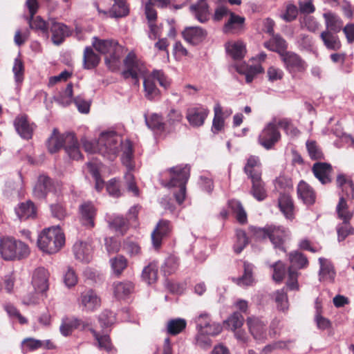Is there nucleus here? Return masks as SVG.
Instances as JSON below:
<instances>
[{
  "label": "nucleus",
  "instance_id": "obj_28",
  "mask_svg": "<svg viewBox=\"0 0 354 354\" xmlns=\"http://www.w3.org/2000/svg\"><path fill=\"white\" fill-rule=\"evenodd\" d=\"M15 212L20 220H26L36 216V207L34 203L30 200L19 203L15 208Z\"/></svg>",
  "mask_w": 354,
  "mask_h": 354
},
{
  "label": "nucleus",
  "instance_id": "obj_20",
  "mask_svg": "<svg viewBox=\"0 0 354 354\" xmlns=\"http://www.w3.org/2000/svg\"><path fill=\"white\" fill-rule=\"evenodd\" d=\"M80 222L88 228L95 226L94 219L96 215V209L91 202H85L80 207Z\"/></svg>",
  "mask_w": 354,
  "mask_h": 354
},
{
  "label": "nucleus",
  "instance_id": "obj_40",
  "mask_svg": "<svg viewBox=\"0 0 354 354\" xmlns=\"http://www.w3.org/2000/svg\"><path fill=\"white\" fill-rule=\"evenodd\" d=\"M113 4L110 10V15L113 17L120 18L129 15V9L126 3V0H113Z\"/></svg>",
  "mask_w": 354,
  "mask_h": 354
},
{
  "label": "nucleus",
  "instance_id": "obj_30",
  "mask_svg": "<svg viewBox=\"0 0 354 354\" xmlns=\"http://www.w3.org/2000/svg\"><path fill=\"white\" fill-rule=\"evenodd\" d=\"M323 17L325 19L326 26L333 33H337L342 30L343 21L335 13L330 11L324 12Z\"/></svg>",
  "mask_w": 354,
  "mask_h": 354
},
{
  "label": "nucleus",
  "instance_id": "obj_51",
  "mask_svg": "<svg viewBox=\"0 0 354 354\" xmlns=\"http://www.w3.org/2000/svg\"><path fill=\"white\" fill-rule=\"evenodd\" d=\"M178 259L174 255H171L165 259L161 269L165 276L170 275L176 271L178 268Z\"/></svg>",
  "mask_w": 354,
  "mask_h": 354
},
{
  "label": "nucleus",
  "instance_id": "obj_4",
  "mask_svg": "<svg viewBox=\"0 0 354 354\" xmlns=\"http://www.w3.org/2000/svg\"><path fill=\"white\" fill-rule=\"evenodd\" d=\"M198 335L196 341L201 346H209L211 339L206 336H215L222 330V326L218 323L214 322L207 313H202L195 319Z\"/></svg>",
  "mask_w": 354,
  "mask_h": 354
},
{
  "label": "nucleus",
  "instance_id": "obj_16",
  "mask_svg": "<svg viewBox=\"0 0 354 354\" xmlns=\"http://www.w3.org/2000/svg\"><path fill=\"white\" fill-rule=\"evenodd\" d=\"M34 124H30L28 121V115L26 114H21L17 115L14 120V127L20 136L24 140H30L33 135Z\"/></svg>",
  "mask_w": 354,
  "mask_h": 354
},
{
  "label": "nucleus",
  "instance_id": "obj_55",
  "mask_svg": "<svg viewBox=\"0 0 354 354\" xmlns=\"http://www.w3.org/2000/svg\"><path fill=\"white\" fill-rule=\"evenodd\" d=\"M245 48L243 43L236 42L227 48V52L235 60L241 59L245 55Z\"/></svg>",
  "mask_w": 354,
  "mask_h": 354
},
{
  "label": "nucleus",
  "instance_id": "obj_14",
  "mask_svg": "<svg viewBox=\"0 0 354 354\" xmlns=\"http://www.w3.org/2000/svg\"><path fill=\"white\" fill-rule=\"evenodd\" d=\"M209 114V110L203 106L190 107L187 109L186 119L192 127L203 125Z\"/></svg>",
  "mask_w": 354,
  "mask_h": 354
},
{
  "label": "nucleus",
  "instance_id": "obj_31",
  "mask_svg": "<svg viewBox=\"0 0 354 354\" xmlns=\"http://www.w3.org/2000/svg\"><path fill=\"white\" fill-rule=\"evenodd\" d=\"M75 257L77 259L88 263L91 259V246L86 243L80 241L76 242L73 248Z\"/></svg>",
  "mask_w": 354,
  "mask_h": 354
},
{
  "label": "nucleus",
  "instance_id": "obj_50",
  "mask_svg": "<svg viewBox=\"0 0 354 354\" xmlns=\"http://www.w3.org/2000/svg\"><path fill=\"white\" fill-rule=\"evenodd\" d=\"M109 226L116 232L123 235L129 228V222L123 216H117L109 222Z\"/></svg>",
  "mask_w": 354,
  "mask_h": 354
},
{
  "label": "nucleus",
  "instance_id": "obj_34",
  "mask_svg": "<svg viewBox=\"0 0 354 354\" xmlns=\"http://www.w3.org/2000/svg\"><path fill=\"white\" fill-rule=\"evenodd\" d=\"M254 266L247 261L243 263V274L241 277L234 279L233 281L239 286H250L254 281Z\"/></svg>",
  "mask_w": 354,
  "mask_h": 354
},
{
  "label": "nucleus",
  "instance_id": "obj_25",
  "mask_svg": "<svg viewBox=\"0 0 354 354\" xmlns=\"http://www.w3.org/2000/svg\"><path fill=\"white\" fill-rule=\"evenodd\" d=\"M281 57L289 71H300L304 69V63L297 54L291 52H286L281 53Z\"/></svg>",
  "mask_w": 354,
  "mask_h": 354
},
{
  "label": "nucleus",
  "instance_id": "obj_29",
  "mask_svg": "<svg viewBox=\"0 0 354 354\" xmlns=\"http://www.w3.org/2000/svg\"><path fill=\"white\" fill-rule=\"evenodd\" d=\"M245 18L234 12H230V17L224 24L223 30L225 33L232 32L234 30H242L244 27Z\"/></svg>",
  "mask_w": 354,
  "mask_h": 354
},
{
  "label": "nucleus",
  "instance_id": "obj_54",
  "mask_svg": "<svg viewBox=\"0 0 354 354\" xmlns=\"http://www.w3.org/2000/svg\"><path fill=\"white\" fill-rule=\"evenodd\" d=\"M98 322L102 328L110 327L115 322V315L113 312L106 309L99 315Z\"/></svg>",
  "mask_w": 354,
  "mask_h": 354
},
{
  "label": "nucleus",
  "instance_id": "obj_17",
  "mask_svg": "<svg viewBox=\"0 0 354 354\" xmlns=\"http://www.w3.org/2000/svg\"><path fill=\"white\" fill-rule=\"evenodd\" d=\"M247 325L250 333L257 341H263L266 339L267 322L256 317H248Z\"/></svg>",
  "mask_w": 354,
  "mask_h": 354
},
{
  "label": "nucleus",
  "instance_id": "obj_59",
  "mask_svg": "<svg viewBox=\"0 0 354 354\" xmlns=\"http://www.w3.org/2000/svg\"><path fill=\"white\" fill-rule=\"evenodd\" d=\"M297 195L304 204L308 205L310 203V186L304 180H301L297 185Z\"/></svg>",
  "mask_w": 354,
  "mask_h": 354
},
{
  "label": "nucleus",
  "instance_id": "obj_21",
  "mask_svg": "<svg viewBox=\"0 0 354 354\" xmlns=\"http://www.w3.org/2000/svg\"><path fill=\"white\" fill-rule=\"evenodd\" d=\"M49 273L44 268H38L34 272L32 283L35 289L40 292L48 289Z\"/></svg>",
  "mask_w": 354,
  "mask_h": 354
},
{
  "label": "nucleus",
  "instance_id": "obj_48",
  "mask_svg": "<svg viewBox=\"0 0 354 354\" xmlns=\"http://www.w3.org/2000/svg\"><path fill=\"white\" fill-rule=\"evenodd\" d=\"M214 117L212 121V131L214 134L218 133L223 127L225 121L223 118V110L219 104L214 107Z\"/></svg>",
  "mask_w": 354,
  "mask_h": 354
},
{
  "label": "nucleus",
  "instance_id": "obj_61",
  "mask_svg": "<svg viewBox=\"0 0 354 354\" xmlns=\"http://www.w3.org/2000/svg\"><path fill=\"white\" fill-rule=\"evenodd\" d=\"M12 72L15 75V80L17 84L24 80V65L23 61L18 57L15 59Z\"/></svg>",
  "mask_w": 354,
  "mask_h": 354
},
{
  "label": "nucleus",
  "instance_id": "obj_12",
  "mask_svg": "<svg viewBox=\"0 0 354 354\" xmlns=\"http://www.w3.org/2000/svg\"><path fill=\"white\" fill-rule=\"evenodd\" d=\"M172 231V225L169 221L160 220L151 233V242L155 249H159L163 239L168 237Z\"/></svg>",
  "mask_w": 354,
  "mask_h": 354
},
{
  "label": "nucleus",
  "instance_id": "obj_7",
  "mask_svg": "<svg viewBox=\"0 0 354 354\" xmlns=\"http://www.w3.org/2000/svg\"><path fill=\"white\" fill-rule=\"evenodd\" d=\"M288 261L290 266L288 270V281L286 285L290 290L298 288L297 270L306 267L308 264V259L302 252L295 250L289 253Z\"/></svg>",
  "mask_w": 354,
  "mask_h": 354
},
{
  "label": "nucleus",
  "instance_id": "obj_42",
  "mask_svg": "<svg viewBox=\"0 0 354 354\" xmlns=\"http://www.w3.org/2000/svg\"><path fill=\"white\" fill-rule=\"evenodd\" d=\"M133 157V149L132 143L129 140H127L122 147V163L129 169H133L134 165L132 163Z\"/></svg>",
  "mask_w": 354,
  "mask_h": 354
},
{
  "label": "nucleus",
  "instance_id": "obj_24",
  "mask_svg": "<svg viewBox=\"0 0 354 354\" xmlns=\"http://www.w3.org/2000/svg\"><path fill=\"white\" fill-rule=\"evenodd\" d=\"M28 23L30 29L33 30L39 35H41L46 39L49 37V21H44L40 16H30L28 19Z\"/></svg>",
  "mask_w": 354,
  "mask_h": 354
},
{
  "label": "nucleus",
  "instance_id": "obj_26",
  "mask_svg": "<svg viewBox=\"0 0 354 354\" xmlns=\"http://www.w3.org/2000/svg\"><path fill=\"white\" fill-rule=\"evenodd\" d=\"M66 145V133L60 134L57 129L55 128L53 130L51 136L46 141V145L48 151L50 153H54L58 151Z\"/></svg>",
  "mask_w": 354,
  "mask_h": 354
},
{
  "label": "nucleus",
  "instance_id": "obj_56",
  "mask_svg": "<svg viewBox=\"0 0 354 354\" xmlns=\"http://www.w3.org/2000/svg\"><path fill=\"white\" fill-rule=\"evenodd\" d=\"M271 268H273L272 279L275 282H281L286 273V268L285 264L278 261L271 265Z\"/></svg>",
  "mask_w": 354,
  "mask_h": 354
},
{
  "label": "nucleus",
  "instance_id": "obj_13",
  "mask_svg": "<svg viewBox=\"0 0 354 354\" xmlns=\"http://www.w3.org/2000/svg\"><path fill=\"white\" fill-rule=\"evenodd\" d=\"M49 30L52 33V41L55 45L62 44L65 38L71 35L69 27L63 23L57 22L55 19H49Z\"/></svg>",
  "mask_w": 354,
  "mask_h": 354
},
{
  "label": "nucleus",
  "instance_id": "obj_37",
  "mask_svg": "<svg viewBox=\"0 0 354 354\" xmlns=\"http://www.w3.org/2000/svg\"><path fill=\"white\" fill-rule=\"evenodd\" d=\"M145 96L149 100H153L160 95V91L156 85L153 78L150 76L145 77L143 81Z\"/></svg>",
  "mask_w": 354,
  "mask_h": 354
},
{
  "label": "nucleus",
  "instance_id": "obj_1",
  "mask_svg": "<svg viewBox=\"0 0 354 354\" xmlns=\"http://www.w3.org/2000/svg\"><path fill=\"white\" fill-rule=\"evenodd\" d=\"M243 171L252 183L250 194L257 201H263L267 197V192L265 183L261 178V164L259 157L250 156L247 160Z\"/></svg>",
  "mask_w": 354,
  "mask_h": 354
},
{
  "label": "nucleus",
  "instance_id": "obj_6",
  "mask_svg": "<svg viewBox=\"0 0 354 354\" xmlns=\"http://www.w3.org/2000/svg\"><path fill=\"white\" fill-rule=\"evenodd\" d=\"M171 174V179L166 185L168 187H178V192L174 193L176 202L182 204L185 198L186 184L190 175V167L188 165L176 166L168 169Z\"/></svg>",
  "mask_w": 354,
  "mask_h": 354
},
{
  "label": "nucleus",
  "instance_id": "obj_41",
  "mask_svg": "<svg viewBox=\"0 0 354 354\" xmlns=\"http://www.w3.org/2000/svg\"><path fill=\"white\" fill-rule=\"evenodd\" d=\"M158 266L155 263H150L146 266L142 273V279L147 283V284H151L156 281L158 278Z\"/></svg>",
  "mask_w": 354,
  "mask_h": 354
},
{
  "label": "nucleus",
  "instance_id": "obj_35",
  "mask_svg": "<svg viewBox=\"0 0 354 354\" xmlns=\"http://www.w3.org/2000/svg\"><path fill=\"white\" fill-rule=\"evenodd\" d=\"M208 8L207 3L201 0L197 3L192 4L190 10L201 23H205L208 20Z\"/></svg>",
  "mask_w": 354,
  "mask_h": 354
},
{
  "label": "nucleus",
  "instance_id": "obj_52",
  "mask_svg": "<svg viewBox=\"0 0 354 354\" xmlns=\"http://www.w3.org/2000/svg\"><path fill=\"white\" fill-rule=\"evenodd\" d=\"M274 301L277 304V308L279 310L286 312L288 310V299L286 292L284 289L277 290L274 292Z\"/></svg>",
  "mask_w": 354,
  "mask_h": 354
},
{
  "label": "nucleus",
  "instance_id": "obj_62",
  "mask_svg": "<svg viewBox=\"0 0 354 354\" xmlns=\"http://www.w3.org/2000/svg\"><path fill=\"white\" fill-rule=\"evenodd\" d=\"M237 71L241 74H244L245 75V82L250 84L257 74L263 73V68L261 66H251L245 71L237 68Z\"/></svg>",
  "mask_w": 354,
  "mask_h": 354
},
{
  "label": "nucleus",
  "instance_id": "obj_43",
  "mask_svg": "<svg viewBox=\"0 0 354 354\" xmlns=\"http://www.w3.org/2000/svg\"><path fill=\"white\" fill-rule=\"evenodd\" d=\"M187 326L185 319L176 318L168 322L167 326V332L171 335H176L181 333Z\"/></svg>",
  "mask_w": 354,
  "mask_h": 354
},
{
  "label": "nucleus",
  "instance_id": "obj_44",
  "mask_svg": "<svg viewBox=\"0 0 354 354\" xmlns=\"http://www.w3.org/2000/svg\"><path fill=\"white\" fill-rule=\"evenodd\" d=\"M229 207L236 214V220L239 223L244 224L247 222V214L240 201L231 200L229 201Z\"/></svg>",
  "mask_w": 354,
  "mask_h": 354
},
{
  "label": "nucleus",
  "instance_id": "obj_9",
  "mask_svg": "<svg viewBox=\"0 0 354 354\" xmlns=\"http://www.w3.org/2000/svg\"><path fill=\"white\" fill-rule=\"evenodd\" d=\"M124 69L122 72V76L127 80L132 78L133 84L138 86L140 84L139 76L145 72L144 63L138 58L133 51L129 53L123 60Z\"/></svg>",
  "mask_w": 354,
  "mask_h": 354
},
{
  "label": "nucleus",
  "instance_id": "obj_23",
  "mask_svg": "<svg viewBox=\"0 0 354 354\" xmlns=\"http://www.w3.org/2000/svg\"><path fill=\"white\" fill-rule=\"evenodd\" d=\"M64 149L68 156L73 160H80L82 154L80 150V145L73 133H66V145Z\"/></svg>",
  "mask_w": 354,
  "mask_h": 354
},
{
  "label": "nucleus",
  "instance_id": "obj_57",
  "mask_svg": "<svg viewBox=\"0 0 354 354\" xmlns=\"http://www.w3.org/2000/svg\"><path fill=\"white\" fill-rule=\"evenodd\" d=\"M110 262L113 272L117 275H120L127 266V260L122 255L111 259Z\"/></svg>",
  "mask_w": 354,
  "mask_h": 354
},
{
  "label": "nucleus",
  "instance_id": "obj_5",
  "mask_svg": "<svg viewBox=\"0 0 354 354\" xmlns=\"http://www.w3.org/2000/svg\"><path fill=\"white\" fill-rule=\"evenodd\" d=\"M30 253L27 244L12 237L0 239V254L6 261L21 260Z\"/></svg>",
  "mask_w": 354,
  "mask_h": 354
},
{
  "label": "nucleus",
  "instance_id": "obj_36",
  "mask_svg": "<svg viewBox=\"0 0 354 354\" xmlns=\"http://www.w3.org/2000/svg\"><path fill=\"white\" fill-rule=\"evenodd\" d=\"M279 207L286 218H293V203L290 196L286 194H281L279 198Z\"/></svg>",
  "mask_w": 354,
  "mask_h": 354
},
{
  "label": "nucleus",
  "instance_id": "obj_3",
  "mask_svg": "<svg viewBox=\"0 0 354 354\" xmlns=\"http://www.w3.org/2000/svg\"><path fill=\"white\" fill-rule=\"evenodd\" d=\"M38 248L47 254H55L65 244V236L59 227L44 229L37 239Z\"/></svg>",
  "mask_w": 354,
  "mask_h": 354
},
{
  "label": "nucleus",
  "instance_id": "obj_46",
  "mask_svg": "<svg viewBox=\"0 0 354 354\" xmlns=\"http://www.w3.org/2000/svg\"><path fill=\"white\" fill-rule=\"evenodd\" d=\"M348 207L346 199L343 196H341L336 207V212L338 218L343 221L344 224L348 223L352 218V214L347 211Z\"/></svg>",
  "mask_w": 354,
  "mask_h": 354
},
{
  "label": "nucleus",
  "instance_id": "obj_63",
  "mask_svg": "<svg viewBox=\"0 0 354 354\" xmlns=\"http://www.w3.org/2000/svg\"><path fill=\"white\" fill-rule=\"evenodd\" d=\"M277 125L278 127L283 129L288 135L291 136H296L299 133V130L295 127L292 122L287 118L280 120Z\"/></svg>",
  "mask_w": 354,
  "mask_h": 354
},
{
  "label": "nucleus",
  "instance_id": "obj_49",
  "mask_svg": "<svg viewBox=\"0 0 354 354\" xmlns=\"http://www.w3.org/2000/svg\"><path fill=\"white\" fill-rule=\"evenodd\" d=\"M147 126L153 131H164L165 130V122H162L160 115L153 113L149 118L145 115Z\"/></svg>",
  "mask_w": 354,
  "mask_h": 354
},
{
  "label": "nucleus",
  "instance_id": "obj_47",
  "mask_svg": "<svg viewBox=\"0 0 354 354\" xmlns=\"http://www.w3.org/2000/svg\"><path fill=\"white\" fill-rule=\"evenodd\" d=\"M316 313L314 317V321L317 327L321 330H324L332 328V322L330 320L322 315V307L319 306L317 301L315 302Z\"/></svg>",
  "mask_w": 354,
  "mask_h": 354
},
{
  "label": "nucleus",
  "instance_id": "obj_19",
  "mask_svg": "<svg viewBox=\"0 0 354 354\" xmlns=\"http://www.w3.org/2000/svg\"><path fill=\"white\" fill-rule=\"evenodd\" d=\"M290 236V232L282 226L270 225V240L274 248L286 252L283 243Z\"/></svg>",
  "mask_w": 354,
  "mask_h": 354
},
{
  "label": "nucleus",
  "instance_id": "obj_38",
  "mask_svg": "<svg viewBox=\"0 0 354 354\" xmlns=\"http://www.w3.org/2000/svg\"><path fill=\"white\" fill-rule=\"evenodd\" d=\"M134 290V285L130 281L118 282L114 283V294L118 299H122Z\"/></svg>",
  "mask_w": 354,
  "mask_h": 354
},
{
  "label": "nucleus",
  "instance_id": "obj_18",
  "mask_svg": "<svg viewBox=\"0 0 354 354\" xmlns=\"http://www.w3.org/2000/svg\"><path fill=\"white\" fill-rule=\"evenodd\" d=\"M311 171L322 185L331 183L330 173L333 171V167L330 163L317 161L313 164Z\"/></svg>",
  "mask_w": 354,
  "mask_h": 354
},
{
  "label": "nucleus",
  "instance_id": "obj_8",
  "mask_svg": "<svg viewBox=\"0 0 354 354\" xmlns=\"http://www.w3.org/2000/svg\"><path fill=\"white\" fill-rule=\"evenodd\" d=\"M99 153L110 160H113L119 152L120 140L114 131H104L98 138Z\"/></svg>",
  "mask_w": 354,
  "mask_h": 354
},
{
  "label": "nucleus",
  "instance_id": "obj_22",
  "mask_svg": "<svg viewBox=\"0 0 354 354\" xmlns=\"http://www.w3.org/2000/svg\"><path fill=\"white\" fill-rule=\"evenodd\" d=\"M318 260L319 263V281H322L328 280L332 283L334 282L336 276V271L332 262L324 257H319Z\"/></svg>",
  "mask_w": 354,
  "mask_h": 354
},
{
  "label": "nucleus",
  "instance_id": "obj_58",
  "mask_svg": "<svg viewBox=\"0 0 354 354\" xmlns=\"http://www.w3.org/2000/svg\"><path fill=\"white\" fill-rule=\"evenodd\" d=\"M183 116L180 110L171 109L167 115L165 122L166 126H169L171 129L174 128L176 124H180L183 120Z\"/></svg>",
  "mask_w": 354,
  "mask_h": 354
},
{
  "label": "nucleus",
  "instance_id": "obj_32",
  "mask_svg": "<svg viewBox=\"0 0 354 354\" xmlns=\"http://www.w3.org/2000/svg\"><path fill=\"white\" fill-rule=\"evenodd\" d=\"M320 37L324 42V44L328 50H338L342 47L341 41L337 35H334L328 30L323 31Z\"/></svg>",
  "mask_w": 354,
  "mask_h": 354
},
{
  "label": "nucleus",
  "instance_id": "obj_33",
  "mask_svg": "<svg viewBox=\"0 0 354 354\" xmlns=\"http://www.w3.org/2000/svg\"><path fill=\"white\" fill-rule=\"evenodd\" d=\"M100 57L93 50L91 46H86L84 50L83 66L85 69H93L97 66Z\"/></svg>",
  "mask_w": 354,
  "mask_h": 354
},
{
  "label": "nucleus",
  "instance_id": "obj_53",
  "mask_svg": "<svg viewBox=\"0 0 354 354\" xmlns=\"http://www.w3.org/2000/svg\"><path fill=\"white\" fill-rule=\"evenodd\" d=\"M236 236V241L233 246V249L235 253L240 254L248 244L249 241L246 232L243 230H237Z\"/></svg>",
  "mask_w": 354,
  "mask_h": 354
},
{
  "label": "nucleus",
  "instance_id": "obj_45",
  "mask_svg": "<svg viewBox=\"0 0 354 354\" xmlns=\"http://www.w3.org/2000/svg\"><path fill=\"white\" fill-rule=\"evenodd\" d=\"M244 322V318L240 312L236 311L233 313L224 322L226 328L235 331L240 328Z\"/></svg>",
  "mask_w": 354,
  "mask_h": 354
},
{
  "label": "nucleus",
  "instance_id": "obj_64",
  "mask_svg": "<svg viewBox=\"0 0 354 354\" xmlns=\"http://www.w3.org/2000/svg\"><path fill=\"white\" fill-rule=\"evenodd\" d=\"M337 239L339 242L343 241L349 235L354 233V228L348 223L338 225L337 226Z\"/></svg>",
  "mask_w": 354,
  "mask_h": 354
},
{
  "label": "nucleus",
  "instance_id": "obj_10",
  "mask_svg": "<svg viewBox=\"0 0 354 354\" xmlns=\"http://www.w3.org/2000/svg\"><path fill=\"white\" fill-rule=\"evenodd\" d=\"M59 187L60 184L57 180H55L46 175L41 174L39 176L34 187L33 195L38 199H44L48 193L57 192Z\"/></svg>",
  "mask_w": 354,
  "mask_h": 354
},
{
  "label": "nucleus",
  "instance_id": "obj_15",
  "mask_svg": "<svg viewBox=\"0 0 354 354\" xmlns=\"http://www.w3.org/2000/svg\"><path fill=\"white\" fill-rule=\"evenodd\" d=\"M182 36L187 43L196 46L206 39L207 32L200 26H188L182 31Z\"/></svg>",
  "mask_w": 354,
  "mask_h": 354
},
{
  "label": "nucleus",
  "instance_id": "obj_39",
  "mask_svg": "<svg viewBox=\"0 0 354 354\" xmlns=\"http://www.w3.org/2000/svg\"><path fill=\"white\" fill-rule=\"evenodd\" d=\"M299 13L301 28L310 30V0L299 2Z\"/></svg>",
  "mask_w": 354,
  "mask_h": 354
},
{
  "label": "nucleus",
  "instance_id": "obj_11",
  "mask_svg": "<svg viewBox=\"0 0 354 354\" xmlns=\"http://www.w3.org/2000/svg\"><path fill=\"white\" fill-rule=\"evenodd\" d=\"M281 138V133L277 124L269 122L258 137L260 145L267 150L272 149Z\"/></svg>",
  "mask_w": 354,
  "mask_h": 354
},
{
  "label": "nucleus",
  "instance_id": "obj_60",
  "mask_svg": "<svg viewBox=\"0 0 354 354\" xmlns=\"http://www.w3.org/2000/svg\"><path fill=\"white\" fill-rule=\"evenodd\" d=\"M91 332L93 335L95 340L97 341L98 347L100 348L106 350L107 351L111 350V339L108 335H100L94 329H91Z\"/></svg>",
  "mask_w": 354,
  "mask_h": 354
},
{
  "label": "nucleus",
  "instance_id": "obj_27",
  "mask_svg": "<svg viewBox=\"0 0 354 354\" xmlns=\"http://www.w3.org/2000/svg\"><path fill=\"white\" fill-rule=\"evenodd\" d=\"M101 300L93 290H88L82 293L81 304L87 311H93L100 307Z\"/></svg>",
  "mask_w": 354,
  "mask_h": 354
},
{
  "label": "nucleus",
  "instance_id": "obj_2",
  "mask_svg": "<svg viewBox=\"0 0 354 354\" xmlns=\"http://www.w3.org/2000/svg\"><path fill=\"white\" fill-rule=\"evenodd\" d=\"M92 46L100 53L109 55L106 56L104 62L109 69L112 71L118 69L124 52L122 46L116 40L101 39L97 37H93Z\"/></svg>",
  "mask_w": 354,
  "mask_h": 354
}]
</instances>
